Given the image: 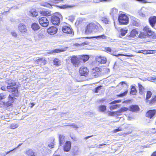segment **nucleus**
I'll list each match as a JSON object with an SVG mask.
<instances>
[{
	"mask_svg": "<svg viewBox=\"0 0 156 156\" xmlns=\"http://www.w3.org/2000/svg\"><path fill=\"white\" fill-rule=\"evenodd\" d=\"M119 105H113L109 107L110 109L111 110L115 109L119 107Z\"/></svg>",
	"mask_w": 156,
	"mask_h": 156,
	"instance_id": "45",
	"label": "nucleus"
},
{
	"mask_svg": "<svg viewBox=\"0 0 156 156\" xmlns=\"http://www.w3.org/2000/svg\"><path fill=\"white\" fill-rule=\"evenodd\" d=\"M57 30L58 29L57 28L52 27L48 28L47 31L49 34L53 35L57 33Z\"/></svg>",
	"mask_w": 156,
	"mask_h": 156,
	"instance_id": "12",
	"label": "nucleus"
},
{
	"mask_svg": "<svg viewBox=\"0 0 156 156\" xmlns=\"http://www.w3.org/2000/svg\"><path fill=\"white\" fill-rule=\"evenodd\" d=\"M99 110L101 112H104L106 110V106L104 105H100L99 107Z\"/></svg>",
	"mask_w": 156,
	"mask_h": 156,
	"instance_id": "43",
	"label": "nucleus"
},
{
	"mask_svg": "<svg viewBox=\"0 0 156 156\" xmlns=\"http://www.w3.org/2000/svg\"><path fill=\"white\" fill-rule=\"evenodd\" d=\"M135 1H138L140 2L145 3L147 2V1L146 0H135Z\"/></svg>",
	"mask_w": 156,
	"mask_h": 156,
	"instance_id": "55",
	"label": "nucleus"
},
{
	"mask_svg": "<svg viewBox=\"0 0 156 156\" xmlns=\"http://www.w3.org/2000/svg\"><path fill=\"white\" fill-rule=\"evenodd\" d=\"M100 71L99 68L98 67H96L95 68H93L92 69V76L95 77H97L98 76V72Z\"/></svg>",
	"mask_w": 156,
	"mask_h": 156,
	"instance_id": "18",
	"label": "nucleus"
},
{
	"mask_svg": "<svg viewBox=\"0 0 156 156\" xmlns=\"http://www.w3.org/2000/svg\"><path fill=\"white\" fill-rule=\"evenodd\" d=\"M62 1V0H51L50 2L53 3L57 4L61 2Z\"/></svg>",
	"mask_w": 156,
	"mask_h": 156,
	"instance_id": "48",
	"label": "nucleus"
},
{
	"mask_svg": "<svg viewBox=\"0 0 156 156\" xmlns=\"http://www.w3.org/2000/svg\"><path fill=\"white\" fill-rule=\"evenodd\" d=\"M142 53L144 54H147V51L146 50H142Z\"/></svg>",
	"mask_w": 156,
	"mask_h": 156,
	"instance_id": "58",
	"label": "nucleus"
},
{
	"mask_svg": "<svg viewBox=\"0 0 156 156\" xmlns=\"http://www.w3.org/2000/svg\"><path fill=\"white\" fill-rule=\"evenodd\" d=\"M14 97L15 96H13L12 94L11 95H10L9 98V100L8 102V105H11V104L14 101V100L15 99Z\"/></svg>",
	"mask_w": 156,
	"mask_h": 156,
	"instance_id": "26",
	"label": "nucleus"
},
{
	"mask_svg": "<svg viewBox=\"0 0 156 156\" xmlns=\"http://www.w3.org/2000/svg\"><path fill=\"white\" fill-rule=\"evenodd\" d=\"M38 21L41 25L44 27H47L49 24V20L45 17L39 18Z\"/></svg>",
	"mask_w": 156,
	"mask_h": 156,
	"instance_id": "8",
	"label": "nucleus"
},
{
	"mask_svg": "<svg viewBox=\"0 0 156 156\" xmlns=\"http://www.w3.org/2000/svg\"><path fill=\"white\" fill-rule=\"evenodd\" d=\"M6 96L5 94H0V101L6 98Z\"/></svg>",
	"mask_w": 156,
	"mask_h": 156,
	"instance_id": "49",
	"label": "nucleus"
},
{
	"mask_svg": "<svg viewBox=\"0 0 156 156\" xmlns=\"http://www.w3.org/2000/svg\"><path fill=\"white\" fill-rule=\"evenodd\" d=\"M96 61L99 63L105 64L107 61L106 58L104 57L101 56H97L96 58Z\"/></svg>",
	"mask_w": 156,
	"mask_h": 156,
	"instance_id": "13",
	"label": "nucleus"
},
{
	"mask_svg": "<svg viewBox=\"0 0 156 156\" xmlns=\"http://www.w3.org/2000/svg\"><path fill=\"white\" fill-rule=\"evenodd\" d=\"M7 84V89L9 90V91L12 93L13 96H17L18 95V91L17 87H15V82L11 80H7L5 81Z\"/></svg>",
	"mask_w": 156,
	"mask_h": 156,
	"instance_id": "1",
	"label": "nucleus"
},
{
	"mask_svg": "<svg viewBox=\"0 0 156 156\" xmlns=\"http://www.w3.org/2000/svg\"><path fill=\"white\" fill-rule=\"evenodd\" d=\"M31 28L33 30L36 31L38 30L40 28L37 23H35L31 24Z\"/></svg>",
	"mask_w": 156,
	"mask_h": 156,
	"instance_id": "24",
	"label": "nucleus"
},
{
	"mask_svg": "<svg viewBox=\"0 0 156 156\" xmlns=\"http://www.w3.org/2000/svg\"><path fill=\"white\" fill-rule=\"evenodd\" d=\"M144 33H141V35H139V37L146 38V37H149L153 34V32L148 26H146L144 29Z\"/></svg>",
	"mask_w": 156,
	"mask_h": 156,
	"instance_id": "4",
	"label": "nucleus"
},
{
	"mask_svg": "<svg viewBox=\"0 0 156 156\" xmlns=\"http://www.w3.org/2000/svg\"><path fill=\"white\" fill-rule=\"evenodd\" d=\"M88 72V69L85 67H81L79 70L80 74L82 76H86L87 75Z\"/></svg>",
	"mask_w": 156,
	"mask_h": 156,
	"instance_id": "10",
	"label": "nucleus"
},
{
	"mask_svg": "<svg viewBox=\"0 0 156 156\" xmlns=\"http://www.w3.org/2000/svg\"><path fill=\"white\" fill-rule=\"evenodd\" d=\"M6 89L7 87H6L5 86H2L1 87L2 90H6Z\"/></svg>",
	"mask_w": 156,
	"mask_h": 156,
	"instance_id": "59",
	"label": "nucleus"
},
{
	"mask_svg": "<svg viewBox=\"0 0 156 156\" xmlns=\"http://www.w3.org/2000/svg\"><path fill=\"white\" fill-rule=\"evenodd\" d=\"M136 93V90L135 87L132 86L131 89L130 94L131 95H135Z\"/></svg>",
	"mask_w": 156,
	"mask_h": 156,
	"instance_id": "38",
	"label": "nucleus"
},
{
	"mask_svg": "<svg viewBox=\"0 0 156 156\" xmlns=\"http://www.w3.org/2000/svg\"><path fill=\"white\" fill-rule=\"evenodd\" d=\"M156 113V111L155 110H151L148 111L146 114V115L150 119L152 118Z\"/></svg>",
	"mask_w": 156,
	"mask_h": 156,
	"instance_id": "15",
	"label": "nucleus"
},
{
	"mask_svg": "<svg viewBox=\"0 0 156 156\" xmlns=\"http://www.w3.org/2000/svg\"><path fill=\"white\" fill-rule=\"evenodd\" d=\"M65 142V137L63 135H60L59 136V142L61 146Z\"/></svg>",
	"mask_w": 156,
	"mask_h": 156,
	"instance_id": "28",
	"label": "nucleus"
},
{
	"mask_svg": "<svg viewBox=\"0 0 156 156\" xmlns=\"http://www.w3.org/2000/svg\"><path fill=\"white\" fill-rule=\"evenodd\" d=\"M149 22L151 25L153 27L156 23V16L151 17L149 19Z\"/></svg>",
	"mask_w": 156,
	"mask_h": 156,
	"instance_id": "16",
	"label": "nucleus"
},
{
	"mask_svg": "<svg viewBox=\"0 0 156 156\" xmlns=\"http://www.w3.org/2000/svg\"><path fill=\"white\" fill-rule=\"evenodd\" d=\"M36 62L39 64L40 63L41 64L42 63L43 65H44L46 63V61L43 58H39L36 60Z\"/></svg>",
	"mask_w": 156,
	"mask_h": 156,
	"instance_id": "34",
	"label": "nucleus"
},
{
	"mask_svg": "<svg viewBox=\"0 0 156 156\" xmlns=\"http://www.w3.org/2000/svg\"><path fill=\"white\" fill-rule=\"evenodd\" d=\"M19 126L17 124L15 123H12L10 125V128L12 129H14Z\"/></svg>",
	"mask_w": 156,
	"mask_h": 156,
	"instance_id": "41",
	"label": "nucleus"
},
{
	"mask_svg": "<svg viewBox=\"0 0 156 156\" xmlns=\"http://www.w3.org/2000/svg\"><path fill=\"white\" fill-rule=\"evenodd\" d=\"M14 150V149H13L12 150L10 151H8L7 152H5V153H6L5 154H9V153H10V152H11L13 151Z\"/></svg>",
	"mask_w": 156,
	"mask_h": 156,
	"instance_id": "61",
	"label": "nucleus"
},
{
	"mask_svg": "<svg viewBox=\"0 0 156 156\" xmlns=\"http://www.w3.org/2000/svg\"><path fill=\"white\" fill-rule=\"evenodd\" d=\"M151 156H156V151L154 152L152 154Z\"/></svg>",
	"mask_w": 156,
	"mask_h": 156,
	"instance_id": "64",
	"label": "nucleus"
},
{
	"mask_svg": "<svg viewBox=\"0 0 156 156\" xmlns=\"http://www.w3.org/2000/svg\"><path fill=\"white\" fill-rule=\"evenodd\" d=\"M118 10V9L115 8H113L110 10V14L113 17L116 16L117 15Z\"/></svg>",
	"mask_w": 156,
	"mask_h": 156,
	"instance_id": "23",
	"label": "nucleus"
},
{
	"mask_svg": "<svg viewBox=\"0 0 156 156\" xmlns=\"http://www.w3.org/2000/svg\"><path fill=\"white\" fill-rule=\"evenodd\" d=\"M18 29L20 32L23 34L26 33L27 31L26 25L22 23L19 24Z\"/></svg>",
	"mask_w": 156,
	"mask_h": 156,
	"instance_id": "11",
	"label": "nucleus"
},
{
	"mask_svg": "<svg viewBox=\"0 0 156 156\" xmlns=\"http://www.w3.org/2000/svg\"><path fill=\"white\" fill-rule=\"evenodd\" d=\"M80 59L81 60V62H85L88 60L89 59V56L87 55H80Z\"/></svg>",
	"mask_w": 156,
	"mask_h": 156,
	"instance_id": "25",
	"label": "nucleus"
},
{
	"mask_svg": "<svg viewBox=\"0 0 156 156\" xmlns=\"http://www.w3.org/2000/svg\"><path fill=\"white\" fill-rule=\"evenodd\" d=\"M74 7L73 5H65L62 6H58L60 9H66L67 8H72Z\"/></svg>",
	"mask_w": 156,
	"mask_h": 156,
	"instance_id": "35",
	"label": "nucleus"
},
{
	"mask_svg": "<svg viewBox=\"0 0 156 156\" xmlns=\"http://www.w3.org/2000/svg\"><path fill=\"white\" fill-rule=\"evenodd\" d=\"M120 34L119 35V37H122L124 36L127 33V30L123 29H121L120 30Z\"/></svg>",
	"mask_w": 156,
	"mask_h": 156,
	"instance_id": "37",
	"label": "nucleus"
},
{
	"mask_svg": "<svg viewBox=\"0 0 156 156\" xmlns=\"http://www.w3.org/2000/svg\"><path fill=\"white\" fill-rule=\"evenodd\" d=\"M66 18L68 19L69 20L72 22L74 20L75 18L73 15H71L69 16L68 18L66 17Z\"/></svg>",
	"mask_w": 156,
	"mask_h": 156,
	"instance_id": "42",
	"label": "nucleus"
},
{
	"mask_svg": "<svg viewBox=\"0 0 156 156\" xmlns=\"http://www.w3.org/2000/svg\"><path fill=\"white\" fill-rule=\"evenodd\" d=\"M65 50H66L65 49H57L54 50L53 51V52L54 53H58L64 51Z\"/></svg>",
	"mask_w": 156,
	"mask_h": 156,
	"instance_id": "47",
	"label": "nucleus"
},
{
	"mask_svg": "<svg viewBox=\"0 0 156 156\" xmlns=\"http://www.w3.org/2000/svg\"><path fill=\"white\" fill-rule=\"evenodd\" d=\"M128 93V90H126L124 92L121 93L120 94L117 95V96L119 97H123L125 96Z\"/></svg>",
	"mask_w": 156,
	"mask_h": 156,
	"instance_id": "46",
	"label": "nucleus"
},
{
	"mask_svg": "<svg viewBox=\"0 0 156 156\" xmlns=\"http://www.w3.org/2000/svg\"><path fill=\"white\" fill-rule=\"evenodd\" d=\"M122 130V129L121 128L119 127L118 129H115L114 130V132L116 133L118 132L121 131Z\"/></svg>",
	"mask_w": 156,
	"mask_h": 156,
	"instance_id": "54",
	"label": "nucleus"
},
{
	"mask_svg": "<svg viewBox=\"0 0 156 156\" xmlns=\"http://www.w3.org/2000/svg\"><path fill=\"white\" fill-rule=\"evenodd\" d=\"M103 21L105 23L107 24L108 23V20L107 18H105Z\"/></svg>",
	"mask_w": 156,
	"mask_h": 156,
	"instance_id": "57",
	"label": "nucleus"
},
{
	"mask_svg": "<svg viewBox=\"0 0 156 156\" xmlns=\"http://www.w3.org/2000/svg\"><path fill=\"white\" fill-rule=\"evenodd\" d=\"M72 126H73V127H74V128H75L76 129H77L78 128V127H77V126L76 125H72Z\"/></svg>",
	"mask_w": 156,
	"mask_h": 156,
	"instance_id": "63",
	"label": "nucleus"
},
{
	"mask_svg": "<svg viewBox=\"0 0 156 156\" xmlns=\"http://www.w3.org/2000/svg\"><path fill=\"white\" fill-rule=\"evenodd\" d=\"M71 147V143L69 141H67L63 146V149L65 151L68 152L70 149Z\"/></svg>",
	"mask_w": 156,
	"mask_h": 156,
	"instance_id": "14",
	"label": "nucleus"
},
{
	"mask_svg": "<svg viewBox=\"0 0 156 156\" xmlns=\"http://www.w3.org/2000/svg\"><path fill=\"white\" fill-rule=\"evenodd\" d=\"M107 37L104 34L93 37V38H95L98 40L106 39Z\"/></svg>",
	"mask_w": 156,
	"mask_h": 156,
	"instance_id": "31",
	"label": "nucleus"
},
{
	"mask_svg": "<svg viewBox=\"0 0 156 156\" xmlns=\"http://www.w3.org/2000/svg\"><path fill=\"white\" fill-rule=\"evenodd\" d=\"M100 71L99 68L98 67H96L95 68H93L92 69V76L95 77H97L98 76V72Z\"/></svg>",
	"mask_w": 156,
	"mask_h": 156,
	"instance_id": "17",
	"label": "nucleus"
},
{
	"mask_svg": "<svg viewBox=\"0 0 156 156\" xmlns=\"http://www.w3.org/2000/svg\"><path fill=\"white\" fill-rule=\"evenodd\" d=\"M105 50L106 52H107L108 53H110L111 54H112L114 56H115L116 57H118L119 56H125L126 57H133L134 56V55H124V54H118L117 55H115L113 54V53L112 52V50L111 48H110L109 47H107L105 48Z\"/></svg>",
	"mask_w": 156,
	"mask_h": 156,
	"instance_id": "9",
	"label": "nucleus"
},
{
	"mask_svg": "<svg viewBox=\"0 0 156 156\" xmlns=\"http://www.w3.org/2000/svg\"><path fill=\"white\" fill-rule=\"evenodd\" d=\"M38 36L39 38H42L43 37V35H42V34L40 33L39 34Z\"/></svg>",
	"mask_w": 156,
	"mask_h": 156,
	"instance_id": "62",
	"label": "nucleus"
},
{
	"mask_svg": "<svg viewBox=\"0 0 156 156\" xmlns=\"http://www.w3.org/2000/svg\"><path fill=\"white\" fill-rule=\"evenodd\" d=\"M62 30L64 33L66 34L68 36H72L74 34L73 29L69 27L66 26L63 27Z\"/></svg>",
	"mask_w": 156,
	"mask_h": 156,
	"instance_id": "7",
	"label": "nucleus"
},
{
	"mask_svg": "<svg viewBox=\"0 0 156 156\" xmlns=\"http://www.w3.org/2000/svg\"><path fill=\"white\" fill-rule=\"evenodd\" d=\"M139 108V107L136 105H133L130 106V110L133 112L137 111Z\"/></svg>",
	"mask_w": 156,
	"mask_h": 156,
	"instance_id": "32",
	"label": "nucleus"
},
{
	"mask_svg": "<svg viewBox=\"0 0 156 156\" xmlns=\"http://www.w3.org/2000/svg\"><path fill=\"white\" fill-rule=\"evenodd\" d=\"M54 144L53 142H52L48 145V146L51 148H53L54 147Z\"/></svg>",
	"mask_w": 156,
	"mask_h": 156,
	"instance_id": "53",
	"label": "nucleus"
},
{
	"mask_svg": "<svg viewBox=\"0 0 156 156\" xmlns=\"http://www.w3.org/2000/svg\"><path fill=\"white\" fill-rule=\"evenodd\" d=\"M40 14L44 16H49L51 15V11L45 9L40 11Z\"/></svg>",
	"mask_w": 156,
	"mask_h": 156,
	"instance_id": "21",
	"label": "nucleus"
},
{
	"mask_svg": "<svg viewBox=\"0 0 156 156\" xmlns=\"http://www.w3.org/2000/svg\"><path fill=\"white\" fill-rule=\"evenodd\" d=\"M152 95V93L150 91H148L147 92L146 97L145 99V101L147 103V101H148L149 99L151 98Z\"/></svg>",
	"mask_w": 156,
	"mask_h": 156,
	"instance_id": "33",
	"label": "nucleus"
},
{
	"mask_svg": "<svg viewBox=\"0 0 156 156\" xmlns=\"http://www.w3.org/2000/svg\"><path fill=\"white\" fill-rule=\"evenodd\" d=\"M98 28V27L95 23H89L86 27L85 32L87 34L91 33L93 32H95V30H97Z\"/></svg>",
	"mask_w": 156,
	"mask_h": 156,
	"instance_id": "3",
	"label": "nucleus"
},
{
	"mask_svg": "<svg viewBox=\"0 0 156 156\" xmlns=\"http://www.w3.org/2000/svg\"><path fill=\"white\" fill-rule=\"evenodd\" d=\"M151 80H156V76H153L151 78Z\"/></svg>",
	"mask_w": 156,
	"mask_h": 156,
	"instance_id": "60",
	"label": "nucleus"
},
{
	"mask_svg": "<svg viewBox=\"0 0 156 156\" xmlns=\"http://www.w3.org/2000/svg\"><path fill=\"white\" fill-rule=\"evenodd\" d=\"M29 15L30 16L33 17H35L38 15V12L37 11L34 9H31L29 12Z\"/></svg>",
	"mask_w": 156,
	"mask_h": 156,
	"instance_id": "19",
	"label": "nucleus"
},
{
	"mask_svg": "<svg viewBox=\"0 0 156 156\" xmlns=\"http://www.w3.org/2000/svg\"><path fill=\"white\" fill-rule=\"evenodd\" d=\"M118 20L119 23L122 25H125L129 22V18L126 15L124 14H121L119 16Z\"/></svg>",
	"mask_w": 156,
	"mask_h": 156,
	"instance_id": "6",
	"label": "nucleus"
},
{
	"mask_svg": "<svg viewBox=\"0 0 156 156\" xmlns=\"http://www.w3.org/2000/svg\"><path fill=\"white\" fill-rule=\"evenodd\" d=\"M53 62L54 65L57 66H59L61 64V61L58 59L55 58L53 61Z\"/></svg>",
	"mask_w": 156,
	"mask_h": 156,
	"instance_id": "40",
	"label": "nucleus"
},
{
	"mask_svg": "<svg viewBox=\"0 0 156 156\" xmlns=\"http://www.w3.org/2000/svg\"><path fill=\"white\" fill-rule=\"evenodd\" d=\"M147 10L146 8H142L140 11L139 12L140 15L143 17H145L146 15H147V13L146 11Z\"/></svg>",
	"mask_w": 156,
	"mask_h": 156,
	"instance_id": "22",
	"label": "nucleus"
},
{
	"mask_svg": "<svg viewBox=\"0 0 156 156\" xmlns=\"http://www.w3.org/2000/svg\"><path fill=\"white\" fill-rule=\"evenodd\" d=\"M156 102V96H153L151 99L147 101V103L150 105H152Z\"/></svg>",
	"mask_w": 156,
	"mask_h": 156,
	"instance_id": "27",
	"label": "nucleus"
},
{
	"mask_svg": "<svg viewBox=\"0 0 156 156\" xmlns=\"http://www.w3.org/2000/svg\"><path fill=\"white\" fill-rule=\"evenodd\" d=\"M110 0H94L93 2L95 3H99L102 2L109 1Z\"/></svg>",
	"mask_w": 156,
	"mask_h": 156,
	"instance_id": "50",
	"label": "nucleus"
},
{
	"mask_svg": "<svg viewBox=\"0 0 156 156\" xmlns=\"http://www.w3.org/2000/svg\"><path fill=\"white\" fill-rule=\"evenodd\" d=\"M138 34V31L137 29H133L131 31L130 36L134 37Z\"/></svg>",
	"mask_w": 156,
	"mask_h": 156,
	"instance_id": "30",
	"label": "nucleus"
},
{
	"mask_svg": "<svg viewBox=\"0 0 156 156\" xmlns=\"http://www.w3.org/2000/svg\"><path fill=\"white\" fill-rule=\"evenodd\" d=\"M121 101L120 100H115L109 103L110 104H114L116 103H119Z\"/></svg>",
	"mask_w": 156,
	"mask_h": 156,
	"instance_id": "51",
	"label": "nucleus"
},
{
	"mask_svg": "<svg viewBox=\"0 0 156 156\" xmlns=\"http://www.w3.org/2000/svg\"><path fill=\"white\" fill-rule=\"evenodd\" d=\"M108 114L109 115L111 116H113L115 115H117L116 111L115 112H109L108 113Z\"/></svg>",
	"mask_w": 156,
	"mask_h": 156,
	"instance_id": "52",
	"label": "nucleus"
},
{
	"mask_svg": "<svg viewBox=\"0 0 156 156\" xmlns=\"http://www.w3.org/2000/svg\"><path fill=\"white\" fill-rule=\"evenodd\" d=\"M128 110V108L126 107H122L118 111H116L117 113V115H120V113H121L125 111H126Z\"/></svg>",
	"mask_w": 156,
	"mask_h": 156,
	"instance_id": "29",
	"label": "nucleus"
},
{
	"mask_svg": "<svg viewBox=\"0 0 156 156\" xmlns=\"http://www.w3.org/2000/svg\"><path fill=\"white\" fill-rule=\"evenodd\" d=\"M70 60L73 65L76 67H78L81 63L80 55L72 56L71 57Z\"/></svg>",
	"mask_w": 156,
	"mask_h": 156,
	"instance_id": "5",
	"label": "nucleus"
},
{
	"mask_svg": "<svg viewBox=\"0 0 156 156\" xmlns=\"http://www.w3.org/2000/svg\"><path fill=\"white\" fill-rule=\"evenodd\" d=\"M41 5L50 9L52 8V6L51 4L47 2L42 3L41 4Z\"/></svg>",
	"mask_w": 156,
	"mask_h": 156,
	"instance_id": "39",
	"label": "nucleus"
},
{
	"mask_svg": "<svg viewBox=\"0 0 156 156\" xmlns=\"http://www.w3.org/2000/svg\"><path fill=\"white\" fill-rule=\"evenodd\" d=\"M138 87L139 89V93L140 94H143L144 88L143 87L140 83H138Z\"/></svg>",
	"mask_w": 156,
	"mask_h": 156,
	"instance_id": "36",
	"label": "nucleus"
},
{
	"mask_svg": "<svg viewBox=\"0 0 156 156\" xmlns=\"http://www.w3.org/2000/svg\"><path fill=\"white\" fill-rule=\"evenodd\" d=\"M62 19L61 15L58 13H55L51 17V21L54 25H58L60 21Z\"/></svg>",
	"mask_w": 156,
	"mask_h": 156,
	"instance_id": "2",
	"label": "nucleus"
},
{
	"mask_svg": "<svg viewBox=\"0 0 156 156\" xmlns=\"http://www.w3.org/2000/svg\"><path fill=\"white\" fill-rule=\"evenodd\" d=\"M102 86L100 85L98 86L95 88L94 90V92L95 93H97L99 92L100 90L101 89V88Z\"/></svg>",
	"mask_w": 156,
	"mask_h": 156,
	"instance_id": "44",
	"label": "nucleus"
},
{
	"mask_svg": "<svg viewBox=\"0 0 156 156\" xmlns=\"http://www.w3.org/2000/svg\"><path fill=\"white\" fill-rule=\"evenodd\" d=\"M11 34L13 37H17V34L15 32H12Z\"/></svg>",
	"mask_w": 156,
	"mask_h": 156,
	"instance_id": "56",
	"label": "nucleus"
},
{
	"mask_svg": "<svg viewBox=\"0 0 156 156\" xmlns=\"http://www.w3.org/2000/svg\"><path fill=\"white\" fill-rule=\"evenodd\" d=\"M24 153L29 156H36L35 153L31 149H28L24 152Z\"/></svg>",
	"mask_w": 156,
	"mask_h": 156,
	"instance_id": "20",
	"label": "nucleus"
}]
</instances>
